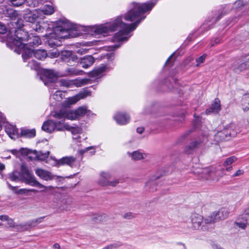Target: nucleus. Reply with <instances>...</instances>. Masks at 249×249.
Returning a JSON list of instances; mask_svg holds the SVG:
<instances>
[{"label": "nucleus", "instance_id": "f257e3e1", "mask_svg": "<svg viewBox=\"0 0 249 249\" xmlns=\"http://www.w3.org/2000/svg\"><path fill=\"white\" fill-rule=\"evenodd\" d=\"M157 2L156 0L144 3H139L132 2L131 4L130 9L124 16L125 21L132 22L131 24H126L122 20V18L118 17L112 22L105 25H100L97 26L94 29V33L96 35H101L106 36L109 32H113L118 30L113 36L114 41H124L127 40L128 36L127 35L136 29L140 22L145 18L142 14L150 11Z\"/></svg>", "mask_w": 249, "mask_h": 249}, {"label": "nucleus", "instance_id": "f03ea898", "mask_svg": "<svg viewBox=\"0 0 249 249\" xmlns=\"http://www.w3.org/2000/svg\"><path fill=\"white\" fill-rule=\"evenodd\" d=\"M58 25L53 28V32L50 34L51 38H68L76 37L77 33L73 34L75 29L74 25L67 21H59Z\"/></svg>", "mask_w": 249, "mask_h": 249}, {"label": "nucleus", "instance_id": "7ed1b4c3", "mask_svg": "<svg viewBox=\"0 0 249 249\" xmlns=\"http://www.w3.org/2000/svg\"><path fill=\"white\" fill-rule=\"evenodd\" d=\"M87 112V108L86 107H81L75 110L63 108L52 112L51 115L53 118L62 119L65 118V120L67 119L73 120L84 116Z\"/></svg>", "mask_w": 249, "mask_h": 249}, {"label": "nucleus", "instance_id": "20e7f679", "mask_svg": "<svg viewBox=\"0 0 249 249\" xmlns=\"http://www.w3.org/2000/svg\"><path fill=\"white\" fill-rule=\"evenodd\" d=\"M29 35L27 32L18 28L15 33L13 43L18 47L23 49L22 57L23 60L27 58V56L32 54V49L28 48V44L24 42L28 40Z\"/></svg>", "mask_w": 249, "mask_h": 249}, {"label": "nucleus", "instance_id": "39448f33", "mask_svg": "<svg viewBox=\"0 0 249 249\" xmlns=\"http://www.w3.org/2000/svg\"><path fill=\"white\" fill-rule=\"evenodd\" d=\"M56 121L52 120H48L44 123L42 129L48 133H52L55 130L58 131H63V123L65 122V118L58 119L54 118Z\"/></svg>", "mask_w": 249, "mask_h": 249}, {"label": "nucleus", "instance_id": "423d86ee", "mask_svg": "<svg viewBox=\"0 0 249 249\" xmlns=\"http://www.w3.org/2000/svg\"><path fill=\"white\" fill-rule=\"evenodd\" d=\"M111 178V175L107 172H101L99 175V178L98 180L99 184L102 186H111L114 187L120 183L119 178H114L112 180H110Z\"/></svg>", "mask_w": 249, "mask_h": 249}, {"label": "nucleus", "instance_id": "0eeeda50", "mask_svg": "<svg viewBox=\"0 0 249 249\" xmlns=\"http://www.w3.org/2000/svg\"><path fill=\"white\" fill-rule=\"evenodd\" d=\"M199 177L203 179L207 180H218V178H215L213 177L216 173V169L214 167H208L201 169L195 172Z\"/></svg>", "mask_w": 249, "mask_h": 249}, {"label": "nucleus", "instance_id": "6e6552de", "mask_svg": "<svg viewBox=\"0 0 249 249\" xmlns=\"http://www.w3.org/2000/svg\"><path fill=\"white\" fill-rule=\"evenodd\" d=\"M20 150L22 155L29 156V158L31 159H36L39 160H44L48 157L49 154V151L42 153V152H37L35 150L32 151L29 149L23 148L21 149Z\"/></svg>", "mask_w": 249, "mask_h": 249}, {"label": "nucleus", "instance_id": "1a4fd4ad", "mask_svg": "<svg viewBox=\"0 0 249 249\" xmlns=\"http://www.w3.org/2000/svg\"><path fill=\"white\" fill-rule=\"evenodd\" d=\"M36 174L43 180H51L53 179L54 176L48 171L37 168L35 170Z\"/></svg>", "mask_w": 249, "mask_h": 249}, {"label": "nucleus", "instance_id": "9d476101", "mask_svg": "<svg viewBox=\"0 0 249 249\" xmlns=\"http://www.w3.org/2000/svg\"><path fill=\"white\" fill-rule=\"evenodd\" d=\"M190 218L192 228L194 229L199 230L201 229L203 222V217L201 215L197 213H193L191 215Z\"/></svg>", "mask_w": 249, "mask_h": 249}, {"label": "nucleus", "instance_id": "9b49d317", "mask_svg": "<svg viewBox=\"0 0 249 249\" xmlns=\"http://www.w3.org/2000/svg\"><path fill=\"white\" fill-rule=\"evenodd\" d=\"M114 119L118 124L124 125L129 122L130 117L125 113L118 112L114 115Z\"/></svg>", "mask_w": 249, "mask_h": 249}, {"label": "nucleus", "instance_id": "f8f14e48", "mask_svg": "<svg viewBox=\"0 0 249 249\" xmlns=\"http://www.w3.org/2000/svg\"><path fill=\"white\" fill-rule=\"evenodd\" d=\"M39 16L37 10L27 11L23 15L24 19L29 22L34 23Z\"/></svg>", "mask_w": 249, "mask_h": 249}, {"label": "nucleus", "instance_id": "ddd939ff", "mask_svg": "<svg viewBox=\"0 0 249 249\" xmlns=\"http://www.w3.org/2000/svg\"><path fill=\"white\" fill-rule=\"evenodd\" d=\"M23 179L26 184H29L31 186L37 187L40 189L42 187H44V185L39 182L32 174L29 175L26 177H25Z\"/></svg>", "mask_w": 249, "mask_h": 249}, {"label": "nucleus", "instance_id": "4468645a", "mask_svg": "<svg viewBox=\"0 0 249 249\" xmlns=\"http://www.w3.org/2000/svg\"><path fill=\"white\" fill-rule=\"evenodd\" d=\"M88 96L87 93H82L76 96L68 98L65 101V104L66 106H70L75 104L79 100L84 99Z\"/></svg>", "mask_w": 249, "mask_h": 249}, {"label": "nucleus", "instance_id": "2eb2a0df", "mask_svg": "<svg viewBox=\"0 0 249 249\" xmlns=\"http://www.w3.org/2000/svg\"><path fill=\"white\" fill-rule=\"evenodd\" d=\"M221 109L220 100L218 99H215L212 104L211 107L206 110V113L210 114V113H217Z\"/></svg>", "mask_w": 249, "mask_h": 249}, {"label": "nucleus", "instance_id": "dca6fc26", "mask_svg": "<svg viewBox=\"0 0 249 249\" xmlns=\"http://www.w3.org/2000/svg\"><path fill=\"white\" fill-rule=\"evenodd\" d=\"M5 129L6 133L11 139H15L18 137V130L15 126L7 124L5 126Z\"/></svg>", "mask_w": 249, "mask_h": 249}, {"label": "nucleus", "instance_id": "f3484780", "mask_svg": "<svg viewBox=\"0 0 249 249\" xmlns=\"http://www.w3.org/2000/svg\"><path fill=\"white\" fill-rule=\"evenodd\" d=\"M31 49H32V54H31L30 56H27V58L24 60V61H26L29 57L32 56L33 54H34L36 58L39 60H43L47 56V53L44 50H38L34 51L32 48Z\"/></svg>", "mask_w": 249, "mask_h": 249}, {"label": "nucleus", "instance_id": "a211bd4d", "mask_svg": "<svg viewBox=\"0 0 249 249\" xmlns=\"http://www.w3.org/2000/svg\"><path fill=\"white\" fill-rule=\"evenodd\" d=\"M94 63V58L91 55H87L81 58L80 64L83 68L87 69Z\"/></svg>", "mask_w": 249, "mask_h": 249}, {"label": "nucleus", "instance_id": "6ab92c4d", "mask_svg": "<svg viewBox=\"0 0 249 249\" xmlns=\"http://www.w3.org/2000/svg\"><path fill=\"white\" fill-rule=\"evenodd\" d=\"M217 222L215 217L213 216V213L211 214V215L208 216L206 217L204 220H203L202 225L201 228V229L205 231L209 230L208 226L209 225H212L214 223Z\"/></svg>", "mask_w": 249, "mask_h": 249}, {"label": "nucleus", "instance_id": "aec40b11", "mask_svg": "<svg viewBox=\"0 0 249 249\" xmlns=\"http://www.w3.org/2000/svg\"><path fill=\"white\" fill-rule=\"evenodd\" d=\"M76 159L73 157H65L61 159L58 164L59 165H67L72 167L75 162Z\"/></svg>", "mask_w": 249, "mask_h": 249}, {"label": "nucleus", "instance_id": "412c9836", "mask_svg": "<svg viewBox=\"0 0 249 249\" xmlns=\"http://www.w3.org/2000/svg\"><path fill=\"white\" fill-rule=\"evenodd\" d=\"M213 213L216 221L225 219L229 214L228 211L225 209H221Z\"/></svg>", "mask_w": 249, "mask_h": 249}, {"label": "nucleus", "instance_id": "4be33fe9", "mask_svg": "<svg viewBox=\"0 0 249 249\" xmlns=\"http://www.w3.org/2000/svg\"><path fill=\"white\" fill-rule=\"evenodd\" d=\"M41 43V39L38 36H34L32 38H30V42L27 43L28 48H32L31 47L34 48L35 47L38 46Z\"/></svg>", "mask_w": 249, "mask_h": 249}, {"label": "nucleus", "instance_id": "5701e85b", "mask_svg": "<svg viewBox=\"0 0 249 249\" xmlns=\"http://www.w3.org/2000/svg\"><path fill=\"white\" fill-rule=\"evenodd\" d=\"M38 13L41 15L43 13L44 15H51L54 11V8L52 5H45L42 9H37Z\"/></svg>", "mask_w": 249, "mask_h": 249}, {"label": "nucleus", "instance_id": "b1692460", "mask_svg": "<svg viewBox=\"0 0 249 249\" xmlns=\"http://www.w3.org/2000/svg\"><path fill=\"white\" fill-rule=\"evenodd\" d=\"M11 187L13 191L18 194H21L25 195H28L29 192L36 193L37 191L35 189H18L16 187H13L10 186Z\"/></svg>", "mask_w": 249, "mask_h": 249}, {"label": "nucleus", "instance_id": "393cba45", "mask_svg": "<svg viewBox=\"0 0 249 249\" xmlns=\"http://www.w3.org/2000/svg\"><path fill=\"white\" fill-rule=\"evenodd\" d=\"M63 131L66 130L71 132L73 134H77L79 133L80 129L77 127L71 126L69 124L63 123Z\"/></svg>", "mask_w": 249, "mask_h": 249}, {"label": "nucleus", "instance_id": "a878e982", "mask_svg": "<svg viewBox=\"0 0 249 249\" xmlns=\"http://www.w3.org/2000/svg\"><path fill=\"white\" fill-rule=\"evenodd\" d=\"M90 80L88 78L82 79H75L71 80L72 85H75L77 87H80L89 83Z\"/></svg>", "mask_w": 249, "mask_h": 249}, {"label": "nucleus", "instance_id": "bb28decb", "mask_svg": "<svg viewBox=\"0 0 249 249\" xmlns=\"http://www.w3.org/2000/svg\"><path fill=\"white\" fill-rule=\"evenodd\" d=\"M129 155L131 156L132 159L135 160H141L145 159L146 154L142 153L138 151H134L133 153H128Z\"/></svg>", "mask_w": 249, "mask_h": 249}, {"label": "nucleus", "instance_id": "cd10ccee", "mask_svg": "<svg viewBox=\"0 0 249 249\" xmlns=\"http://www.w3.org/2000/svg\"><path fill=\"white\" fill-rule=\"evenodd\" d=\"M62 59L64 61L69 62L71 59L74 61L75 59L74 56H71V52L68 51H64L61 53Z\"/></svg>", "mask_w": 249, "mask_h": 249}, {"label": "nucleus", "instance_id": "c85d7f7f", "mask_svg": "<svg viewBox=\"0 0 249 249\" xmlns=\"http://www.w3.org/2000/svg\"><path fill=\"white\" fill-rule=\"evenodd\" d=\"M43 76L46 77L49 80L52 81L57 76V74L53 70H46L43 72Z\"/></svg>", "mask_w": 249, "mask_h": 249}, {"label": "nucleus", "instance_id": "c756f323", "mask_svg": "<svg viewBox=\"0 0 249 249\" xmlns=\"http://www.w3.org/2000/svg\"><path fill=\"white\" fill-rule=\"evenodd\" d=\"M234 224L239 228L245 229L249 223L245 219H242L241 217L235 222Z\"/></svg>", "mask_w": 249, "mask_h": 249}, {"label": "nucleus", "instance_id": "7c9ffc66", "mask_svg": "<svg viewBox=\"0 0 249 249\" xmlns=\"http://www.w3.org/2000/svg\"><path fill=\"white\" fill-rule=\"evenodd\" d=\"M4 14L6 17H9L11 18H14L18 16L17 12L12 8H7L4 11Z\"/></svg>", "mask_w": 249, "mask_h": 249}, {"label": "nucleus", "instance_id": "2f4dec72", "mask_svg": "<svg viewBox=\"0 0 249 249\" xmlns=\"http://www.w3.org/2000/svg\"><path fill=\"white\" fill-rule=\"evenodd\" d=\"M226 130H223L222 131L218 132L215 135V139L217 142L224 140L228 134Z\"/></svg>", "mask_w": 249, "mask_h": 249}, {"label": "nucleus", "instance_id": "473e14b6", "mask_svg": "<svg viewBox=\"0 0 249 249\" xmlns=\"http://www.w3.org/2000/svg\"><path fill=\"white\" fill-rule=\"evenodd\" d=\"M21 135L28 138L34 137L36 135V131L35 129H23L21 130Z\"/></svg>", "mask_w": 249, "mask_h": 249}, {"label": "nucleus", "instance_id": "72a5a7b5", "mask_svg": "<svg viewBox=\"0 0 249 249\" xmlns=\"http://www.w3.org/2000/svg\"><path fill=\"white\" fill-rule=\"evenodd\" d=\"M106 68L104 66L101 67L96 69L93 70L90 72V75L92 77H96L100 76L105 71Z\"/></svg>", "mask_w": 249, "mask_h": 249}, {"label": "nucleus", "instance_id": "f704fd0d", "mask_svg": "<svg viewBox=\"0 0 249 249\" xmlns=\"http://www.w3.org/2000/svg\"><path fill=\"white\" fill-rule=\"evenodd\" d=\"M242 108L244 111L249 109V95L245 96L242 100Z\"/></svg>", "mask_w": 249, "mask_h": 249}, {"label": "nucleus", "instance_id": "c9c22d12", "mask_svg": "<svg viewBox=\"0 0 249 249\" xmlns=\"http://www.w3.org/2000/svg\"><path fill=\"white\" fill-rule=\"evenodd\" d=\"M0 220L2 221H7V224L10 227H15V223L13 220L8 217V216L6 215H3L0 216Z\"/></svg>", "mask_w": 249, "mask_h": 249}, {"label": "nucleus", "instance_id": "e433bc0d", "mask_svg": "<svg viewBox=\"0 0 249 249\" xmlns=\"http://www.w3.org/2000/svg\"><path fill=\"white\" fill-rule=\"evenodd\" d=\"M237 159L235 156H231L227 158L223 163V166H228L231 165L232 163L235 162Z\"/></svg>", "mask_w": 249, "mask_h": 249}, {"label": "nucleus", "instance_id": "4c0bfd02", "mask_svg": "<svg viewBox=\"0 0 249 249\" xmlns=\"http://www.w3.org/2000/svg\"><path fill=\"white\" fill-rule=\"evenodd\" d=\"M9 178L12 181H18L21 179L20 173L17 171L10 173Z\"/></svg>", "mask_w": 249, "mask_h": 249}, {"label": "nucleus", "instance_id": "58836bf2", "mask_svg": "<svg viewBox=\"0 0 249 249\" xmlns=\"http://www.w3.org/2000/svg\"><path fill=\"white\" fill-rule=\"evenodd\" d=\"M20 174L22 178H24L25 177H26L29 175L31 174L32 173L29 171V170L26 166L22 165L21 166V173Z\"/></svg>", "mask_w": 249, "mask_h": 249}, {"label": "nucleus", "instance_id": "ea45409f", "mask_svg": "<svg viewBox=\"0 0 249 249\" xmlns=\"http://www.w3.org/2000/svg\"><path fill=\"white\" fill-rule=\"evenodd\" d=\"M63 93L60 90H57L52 95V97L56 101H59L63 97Z\"/></svg>", "mask_w": 249, "mask_h": 249}, {"label": "nucleus", "instance_id": "a19ab883", "mask_svg": "<svg viewBox=\"0 0 249 249\" xmlns=\"http://www.w3.org/2000/svg\"><path fill=\"white\" fill-rule=\"evenodd\" d=\"M26 1V0H9L12 6L14 7H19L23 5Z\"/></svg>", "mask_w": 249, "mask_h": 249}, {"label": "nucleus", "instance_id": "79ce46f5", "mask_svg": "<svg viewBox=\"0 0 249 249\" xmlns=\"http://www.w3.org/2000/svg\"><path fill=\"white\" fill-rule=\"evenodd\" d=\"M156 186V183L154 181L147 182L145 184V187L147 190L150 192H154L156 190L155 188Z\"/></svg>", "mask_w": 249, "mask_h": 249}, {"label": "nucleus", "instance_id": "37998d69", "mask_svg": "<svg viewBox=\"0 0 249 249\" xmlns=\"http://www.w3.org/2000/svg\"><path fill=\"white\" fill-rule=\"evenodd\" d=\"M25 2L28 6L33 7H36L39 3L42 2H40L39 0H26Z\"/></svg>", "mask_w": 249, "mask_h": 249}, {"label": "nucleus", "instance_id": "c03bdc74", "mask_svg": "<svg viewBox=\"0 0 249 249\" xmlns=\"http://www.w3.org/2000/svg\"><path fill=\"white\" fill-rule=\"evenodd\" d=\"M66 75H78L81 74L82 71H76L74 68H69L66 70Z\"/></svg>", "mask_w": 249, "mask_h": 249}, {"label": "nucleus", "instance_id": "a18cd8bd", "mask_svg": "<svg viewBox=\"0 0 249 249\" xmlns=\"http://www.w3.org/2000/svg\"><path fill=\"white\" fill-rule=\"evenodd\" d=\"M249 69V58L244 62L240 65L238 69L240 71H243Z\"/></svg>", "mask_w": 249, "mask_h": 249}, {"label": "nucleus", "instance_id": "49530a36", "mask_svg": "<svg viewBox=\"0 0 249 249\" xmlns=\"http://www.w3.org/2000/svg\"><path fill=\"white\" fill-rule=\"evenodd\" d=\"M203 142L200 140H196L193 141L190 144L194 149H196L202 145Z\"/></svg>", "mask_w": 249, "mask_h": 249}, {"label": "nucleus", "instance_id": "de8ad7c7", "mask_svg": "<svg viewBox=\"0 0 249 249\" xmlns=\"http://www.w3.org/2000/svg\"><path fill=\"white\" fill-rule=\"evenodd\" d=\"M28 66L32 69L35 70H37L39 67L38 63L34 60H32L31 62H29Z\"/></svg>", "mask_w": 249, "mask_h": 249}, {"label": "nucleus", "instance_id": "09e8293b", "mask_svg": "<svg viewBox=\"0 0 249 249\" xmlns=\"http://www.w3.org/2000/svg\"><path fill=\"white\" fill-rule=\"evenodd\" d=\"M206 57V54H203L202 56L197 58L196 60L197 62L196 66H198L200 64L204 62Z\"/></svg>", "mask_w": 249, "mask_h": 249}, {"label": "nucleus", "instance_id": "8fccbe9b", "mask_svg": "<svg viewBox=\"0 0 249 249\" xmlns=\"http://www.w3.org/2000/svg\"><path fill=\"white\" fill-rule=\"evenodd\" d=\"M244 173V171L243 169H239L237 170L232 176V178H234L236 177H240L243 175Z\"/></svg>", "mask_w": 249, "mask_h": 249}, {"label": "nucleus", "instance_id": "3c124183", "mask_svg": "<svg viewBox=\"0 0 249 249\" xmlns=\"http://www.w3.org/2000/svg\"><path fill=\"white\" fill-rule=\"evenodd\" d=\"M195 149L193 148L191 144L187 145L184 148V152L187 154H191Z\"/></svg>", "mask_w": 249, "mask_h": 249}, {"label": "nucleus", "instance_id": "603ef678", "mask_svg": "<svg viewBox=\"0 0 249 249\" xmlns=\"http://www.w3.org/2000/svg\"><path fill=\"white\" fill-rule=\"evenodd\" d=\"M241 218L242 219H245V220L247 221L249 223V208L247 209L245 213H244L241 216Z\"/></svg>", "mask_w": 249, "mask_h": 249}, {"label": "nucleus", "instance_id": "864d4df0", "mask_svg": "<svg viewBox=\"0 0 249 249\" xmlns=\"http://www.w3.org/2000/svg\"><path fill=\"white\" fill-rule=\"evenodd\" d=\"M61 83L62 85L65 87H70L72 85L71 80H61Z\"/></svg>", "mask_w": 249, "mask_h": 249}, {"label": "nucleus", "instance_id": "5fc2aeb1", "mask_svg": "<svg viewBox=\"0 0 249 249\" xmlns=\"http://www.w3.org/2000/svg\"><path fill=\"white\" fill-rule=\"evenodd\" d=\"M7 31V29L4 24L0 23V34H5Z\"/></svg>", "mask_w": 249, "mask_h": 249}, {"label": "nucleus", "instance_id": "6e6d98bb", "mask_svg": "<svg viewBox=\"0 0 249 249\" xmlns=\"http://www.w3.org/2000/svg\"><path fill=\"white\" fill-rule=\"evenodd\" d=\"M36 26V27H33V29L36 31V32H43V28L41 27V25H40L39 24H36L35 25Z\"/></svg>", "mask_w": 249, "mask_h": 249}, {"label": "nucleus", "instance_id": "4d7b16f0", "mask_svg": "<svg viewBox=\"0 0 249 249\" xmlns=\"http://www.w3.org/2000/svg\"><path fill=\"white\" fill-rule=\"evenodd\" d=\"M124 217L126 219H130L134 218V216L131 213H127L124 214Z\"/></svg>", "mask_w": 249, "mask_h": 249}, {"label": "nucleus", "instance_id": "13d9d810", "mask_svg": "<svg viewBox=\"0 0 249 249\" xmlns=\"http://www.w3.org/2000/svg\"><path fill=\"white\" fill-rule=\"evenodd\" d=\"M234 5L237 7H241L244 6L242 0H239L235 2Z\"/></svg>", "mask_w": 249, "mask_h": 249}, {"label": "nucleus", "instance_id": "bf43d9fd", "mask_svg": "<svg viewBox=\"0 0 249 249\" xmlns=\"http://www.w3.org/2000/svg\"><path fill=\"white\" fill-rule=\"evenodd\" d=\"M88 52V50L86 49H80L79 50H77V52L78 53L80 54H85L87 53Z\"/></svg>", "mask_w": 249, "mask_h": 249}, {"label": "nucleus", "instance_id": "052dcab7", "mask_svg": "<svg viewBox=\"0 0 249 249\" xmlns=\"http://www.w3.org/2000/svg\"><path fill=\"white\" fill-rule=\"evenodd\" d=\"M59 55V53L57 51L55 52L51 53L49 54V56L51 58H55L57 57Z\"/></svg>", "mask_w": 249, "mask_h": 249}, {"label": "nucleus", "instance_id": "680f3d73", "mask_svg": "<svg viewBox=\"0 0 249 249\" xmlns=\"http://www.w3.org/2000/svg\"><path fill=\"white\" fill-rule=\"evenodd\" d=\"M94 148V147L93 146H89V147L86 148L85 149L80 150V152L81 154H83L85 153V152H87L88 151H89V150L92 149Z\"/></svg>", "mask_w": 249, "mask_h": 249}, {"label": "nucleus", "instance_id": "e2e57ef3", "mask_svg": "<svg viewBox=\"0 0 249 249\" xmlns=\"http://www.w3.org/2000/svg\"><path fill=\"white\" fill-rule=\"evenodd\" d=\"M225 167V170L227 172H231L232 170V166L231 165L228 166H224Z\"/></svg>", "mask_w": 249, "mask_h": 249}, {"label": "nucleus", "instance_id": "0e129e2a", "mask_svg": "<svg viewBox=\"0 0 249 249\" xmlns=\"http://www.w3.org/2000/svg\"><path fill=\"white\" fill-rule=\"evenodd\" d=\"M143 131H144L143 127H138L137 129V132L139 134H142Z\"/></svg>", "mask_w": 249, "mask_h": 249}, {"label": "nucleus", "instance_id": "69168bd1", "mask_svg": "<svg viewBox=\"0 0 249 249\" xmlns=\"http://www.w3.org/2000/svg\"><path fill=\"white\" fill-rule=\"evenodd\" d=\"M41 188H44V189H47V190H52V189H53L54 188V187H53V186H46L44 185V187H42Z\"/></svg>", "mask_w": 249, "mask_h": 249}, {"label": "nucleus", "instance_id": "338daca9", "mask_svg": "<svg viewBox=\"0 0 249 249\" xmlns=\"http://www.w3.org/2000/svg\"><path fill=\"white\" fill-rule=\"evenodd\" d=\"M43 218H44L43 217H39V218L36 219L35 220V222L36 223H40L42 221Z\"/></svg>", "mask_w": 249, "mask_h": 249}, {"label": "nucleus", "instance_id": "774afa93", "mask_svg": "<svg viewBox=\"0 0 249 249\" xmlns=\"http://www.w3.org/2000/svg\"><path fill=\"white\" fill-rule=\"evenodd\" d=\"M53 248L55 249H60V246L59 244L58 243H55L53 246Z\"/></svg>", "mask_w": 249, "mask_h": 249}]
</instances>
